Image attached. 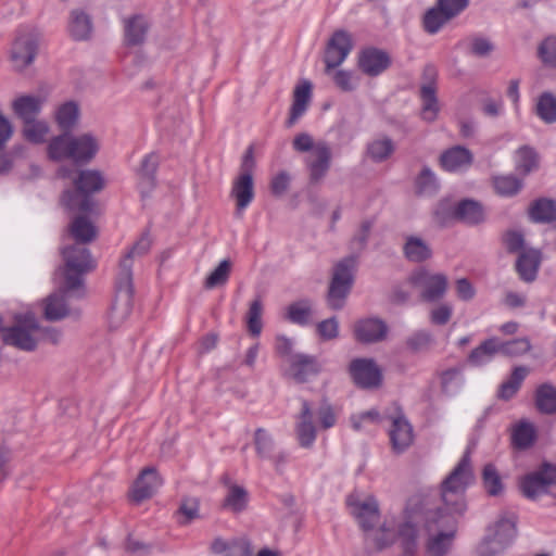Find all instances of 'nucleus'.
<instances>
[{
  "label": "nucleus",
  "instance_id": "42",
  "mask_svg": "<svg viewBox=\"0 0 556 556\" xmlns=\"http://www.w3.org/2000/svg\"><path fill=\"white\" fill-rule=\"evenodd\" d=\"M536 115L546 124L556 122V97L552 92H543L536 101Z\"/></svg>",
  "mask_w": 556,
  "mask_h": 556
},
{
  "label": "nucleus",
  "instance_id": "62",
  "mask_svg": "<svg viewBox=\"0 0 556 556\" xmlns=\"http://www.w3.org/2000/svg\"><path fill=\"white\" fill-rule=\"evenodd\" d=\"M469 51L480 58L488 56L493 51V45L484 37H473L469 40Z\"/></svg>",
  "mask_w": 556,
  "mask_h": 556
},
{
  "label": "nucleus",
  "instance_id": "35",
  "mask_svg": "<svg viewBox=\"0 0 556 556\" xmlns=\"http://www.w3.org/2000/svg\"><path fill=\"white\" fill-rule=\"evenodd\" d=\"M496 354H501L497 339L491 338L471 351L468 362L473 366H481L489 363Z\"/></svg>",
  "mask_w": 556,
  "mask_h": 556
},
{
  "label": "nucleus",
  "instance_id": "1",
  "mask_svg": "<svg viewBox=\"0 0 556 556\" xmlns=\"http://www.w3.org/2000/svg\"><path fill=\"white\" fill-rule=\"evenodd\" d=\"M469 452H466L441 485V504L428 498H410L396 526L384 522L372 540L381 549L399 538L407 553L417 548L424 533L425 556H447L457 533V517L466 510L465 491L472 482Z\"/></svg>",
  "mask_w": 556,
  "mask_h": 556
},
{
  "label": "nucleus",
  "instance_id": "38",
  "mask_svg": "<svg viewBox=\"0 0 556 556\" xmlns=\"http://www.w3.org/2000/svg\"><path fill=\"white\" fill-rule=\"evenodd\" d=\"M48 155L53 161L72 160V135L63 134L51 139Z\"/></svg>",
  "mask_w": 556,
  "mask_h": 556
},
{
  "label": "nucleus",
  "instance_id": "64",
  "mask_svg": "<svg viewBox=\"0 0 556 556\" xmlns=\"http://www.w3.org/2000/svg\"><path fill=\"white\" fill-rule=\"evenodd\" d=\"M508 546L485 538L479 546V556H500Z\"/></svg>",
  "mask_w": 556,
  "mask_h": 556
},
{
  "label": "nucleus",
  "instance_id": "24",
  "mask_svg": "<svg viewBox=\"0 0 556 556\" xmlns=\"http://www.w3.org/2000/svg\"><path fill=\"white\" fill-rule=\"evenodd\" d=\"M516 522L517 517L515 514H503L494 523L493 528L490 529V533L486 538L509 546L517 534Z\"/></svg>",
  "mask_w": 556,
  "mask_h": 556
},
{
  "label": "nucleus",
  "instance_id": "12",
  "mask_svg": "<svg viewBox=\"0 0 556 556\" xmlns=\"http://www.w3.org/2000/svg\"><path fill=\"white\" fill-rule=\"evenodd\" d=\"M38 49V34L34 31L20 34L11 49L13 66L21 71L31 64Z\"/></svg>",
  "mask_w": 556,
  "mask_h": 556
},
{
  "label": "nucleus",
  "instance_id": "18",
  "mask_svg": "<svg viewBox=\"0 0 556 556\" xmlns=\"http://www.w3.org/2000/svg\"><path fill=\"white\" fill-rule=\"evenodd\" d=\"M162 485V479L159 477L155 468H144L137 480L134 482L130 496L136 503L150 498Z\"/></svg>",
  "mask_w": 556,
  "mask_h": 556
},
{
  "label": "nucleus",
  "instance_id": "11",
  "mask_svg": "<svg viewBox=\"0 0 556 556\" xmlns=\"http://www.w3.org/2000/svg\"><path fill=\"white\" fill-rule=\"evenodd\" d=\"M286 366L285 375L298 383L307 382L321 370L317 357L305 353L292 355Z\"/></svg>",
  "mask_w": 556,
  "mask_h": 556
},
{
  "label": "nucleus",
  "instance_id": "23",
  "mask_svg": "<svg viewBox=\"0 0 556 556\" xmlns=\"http://www.w3.org/2000/svg\"><path fill=\"white\" fill-rule=\"evenodd\" d=\"M312 98V84L308 80H302L293 91V103L290 110V116L287 126L292 127L298 119L306 112Z\"/></svg>",
  "mask_w": 556,
  "mask_h": 556
},
{
  "label": "nucleus",
  "instance_id": "7",
  "mask_svg": "<svg viewBox=\"0 0 556 556\" xmlns=\"http://www.w3.org/2000/svg\"><path fill=\"white\" fill-rule=\"evenodd\" d=\"M407 281L420 290V299L425 302L441 300L445 295L448 285L444 274L431 273L425 268L413 271Z\"/></svg>",
  "mask_w": 556,
  "mask_h": 556
},
{
  "label": "nucleus",
  "instance_id": "30",
  "mask_svg": "<svg viewBox=\"0 0 556 556\" xmlns=\"http://www.w3.org/2000/svg\"><path fill=\"white\" fill-rule=\"evenodd\" d=\"M539 265L540 253L538 250L531 249L520 253L516 268L522 280L531 282L536 278Z\"/></svg>",
  "mask_w": 556,
  "mask_h": 556
},
{
  "label": "nucleus",
  "instance_id": "46",
  "mask_svg": "<svg viewBox=\"0 0 556 556\" xmlns=\"http://www.w3.org/2000/svg\"><path fill=\"white\" fill-rule=\"evenodd\" d=\"M452 17L439 5L429 9L424 16V27L428 34H437Z\"/></svg>",
  "mask_w": 556,
  "mask_h": 556
},
{
  "label": "nucleus",
  "instance_id": "54",
  "mask_svg": "<svg viewBox=\"0 0 556 556\" xmlns=\"http://www.w3.org/2000/svg\"><path fill=\"white\" fill-rule=\"evenodd\" d=\"M438 181L430 168L424 167L416 180L418 193L431 195L438 190Z\"/></svg>",
  "mask_w": 556,
  "mask_h": 556
},
{
  "label": "nucleus",
  "instance_id": "3",
  "mask_svg": "<svg viewBox=\"0 0 556 556\" xmlns=\"http://www.w3.org/2000/svg\"><path fill=\"white\" fill-rule=\"evenodd\" d=\"M76 190L64 191L61 202L70 211L90 212L92 200L90 194L100 191L104 186L102 175L97 170H80L78 177L74 179Z\"/></svg>",
  "mask_w": 556,
  "mask_h": 556
},
{
  "label": "nucleus",
  "instance_id": "37",
  "mask_svg": "<svg viewBox=\"0 0 556 556\" xmlns=\"http://www.w3.org/2000/svg\"><path fill=\"white\" fill-rule=\"evenodd\" d=\"M536 408L543 414L556 413V387L551 383H543L535 391Z\"/></svg>",
  "mask_w": 556,
  "mask_h": 556
},
{
  "label": "nucleus",
  "instance_id": "57",
  "mask_svg": "<svg viewBox=\"0 0 556 556\" xmlns=\"http://www.w3.org/2000/svg\"><path fill=\"white\" fill-rule=\"evenodd\" d=\"M262 313H263V304L260 299H255L249 308L248 312V329L251 334L258 336L262 331Z\"/></svg>",
  "mask_w": 556,
  "mask_h": 556
},
{
  "label": "nucleus",
  "instance_id": "5",
  "mask_svg": "<svg viewBox=\"0 0 556 556\" xmlns=\"http://www.w3.org/2000/svg\"><path fill=\"white\" fill-rule=\"evenodd\" d=\"M65 262V289L75 291L83 287V275L96 267V262L90 255L89 249L84 245L73 244L62 249Z\"/></svg>",
  "mask_w": 556,
  "mask_h": 556
},
{
  "label": "nucleus",
  "instance_id": "58",
  "mask_svg": "<svg viewBox=\"0 0 556 556\" xmlns=\"http://www.w3.org/2000/svg\"><path fill=\"white\" fill-rule=\"evenodd\" d=\"M463 382L464 379L462 372L458 369H448L442 374V389L448 395H453L456 392H458V390L463 386Z\"/></svg>",
  "mask_w": 556,
  "mask_h": 556
},
{
  "label": "nucleus",
  "instance_id": "21",
  "mask_svg": "<svg viewBox=\"0 0 556 556\" xmlns=\"http://www.w3.org/2000/svg\"><path fill=\"white\" fill-rule=\"evenodd\" d=\"M99 150V141L91 134L72 136V161L77 164L88 163Z\"/></svg>",
  "mask_w": 556,
  "mask_h": 556
},
{
  "label": "nucleus",
  "instance_id": "53",
  "mask_svg": "<svg viewBox=\"0 0 556 556\" xmlns=\"http://www.w3.org/2000/svg\"><path fill=\"white\" fill-rule=\"evenodd\" d=\"M484 488L489 495L496 496L503 491V483L500 475L492 464L484 466L482 472Z\"/></svg>",
  "mask_w": 556,
  "mask_h": 556
},
{
  "label": "nucleus",
  "instance_id": "50",
  "mask_svg": "<svg viewBox=\"0 0 556 556\" xmlns=\"http://www.w3.org/2000/svg\"><path fill=\"white\" fill-rule=\"evenodd\" d=\"M24 136L25 138L34 143L43 142L48 132L49 126L46 122L39 119H33L24 123Z\"/></svg>",
  "mask_w": 556,
  "mask_h": 556
},
{
  "label": "nucleus",
  "instance_id": "26",
  "mask_svg": "<svg viewBox=\"0 0 556 556\" xmlns=\"http://www.w3.org/2000/svg\"><path fill=\"white\" fill-rule=\"evenodd\" d=\"M45 102V96H22L13 101L12 108L15 114L26 123L37 119Z\"/></svg>",
  "mask_w": 556,
  "mask_h": 556
},
{
  "label": "nucleus",
  "instance_id": "47",
  "mask_svg": "<svg viewBox=\"0 0 556 556\" xmlns=\"http://www.w3.org/2000/svg\"><path fill=\"white\" fill-rule=\"evenodd\" d=\"M254 446L257 456L262 459H268L276 452L271 434L263 428L254 432Z\"/></svg>",
  "mask_w": 556,
  "mask_h": 556
},
{
  "label": "nucleus",
  "instance_id": "8",
  "mask_svg": "<svg viewBox=\"0 0 556 556\" xmlns=\"http://www.w3.org/2000/svg\"><path fill=\"white\" fill-rule=\"evenodd\" d=\"M520 489L525 496L532 500L544 493H551L556 497V466L543 464L538 471L521 479Z\"/></svg>",
  "mask_w": 556,
  "mask_h": 556
},
{
  "label": "nucleus",
  "instance_id": "52",
  "mask_svg": "<svg viewBox=\"0 0 556 556\" xmlns=\"http://www.w3.org/2000/svg\"><path fill=\"white\" fill-rule=\"evenodd\" d=\"M521 187V180L511 175L498 176L494 178L495 191L503 197H513L517 194Z\"/></svg>",
  "mask_w": 556,
  "mask_h": 556
},
{
  "label": "nucleus",
  "instance_id": "2",
  "mask_svg": "<svg viewBox=\"0 0 556 556\" xmlns=\"http://www.w3.org/2000/svg\"><path fill=\"white\" fill-rule=\"evenodd\" d=\"M150 248L151 239L148 233H143L119 261L116 277V296L109 315L110 323L113 327L119 326L131 312L132 264L137 258L146 255Z\"/></svg>",
  "mask_w": 556,
  "mask_h": 556
},
{
  "label": "nucleus",
  "instance_id": "60",
  "mask_svg": "<svg viewBox=\"0 0 556 556\" xmlns=\"http://www.w3.org/2000/svg\"><path fill=\"white\" fill-rule=\"evenodd\" d=\"M291 176L288 172L281 170L276 174L270 181L271 193L276 197L283 195L289 189Z\"/></svg>",
  "mask_w": 556,
  "mask_h": 556
},
{
  "label": "nucleus",
  "instance_id": "36",
  "mask_svg": "<svg viewBox=\"0 0 556 556\" xmlns=\"http://www.w3.org/2000/svg\"><path fill=\"white\" fill-rule=\"evenodd\" d=\"M456 217L466 224H478L484 219L483 208L473 200H463L456 205Z\"/></svg>",
  "mask_w": 556,
  "mask_h": 556
},
{
  "label": "nucleus",
  "instance_id": "48",
  "mask_svg": "<svg viewBox=\"0 0 556 556\" xmlns=\"http://www.w3.org/2000/svg\"><path fill=\"white\" fill-rule=\"evenodd\" d=\"M79 115L78 106L75 102H66L62 104L56 113H55V119L58 125L64 129L68 130L71 129L77 122Z\"/></svg>",
  "mask_w": 556,
  "mask_h": 556
},
{
  "label": "nucleus",
  "instance_id": "19",
  "mask_svg": "<svg viewBox=\"0 0 556 556\" xmlns=\"http://www.w3.org/2000/svg\"><path fill=\"white\" fill-rule=\"evenodd\" d=\"M295 433L302 447H311L316 439V428L313 422V410L307 401L302 402V408L298 417Z\"/></svg>",
  "mask_w": 556,
  "mask_h": 556
},
{
  "label": "nucleus",
  "instance_id": "33",
  "mask_svg": "<svg viewBox=\"0 0 556 556\" xmlns=\"http://www.w3.org/2000/svg\"><path fill=\"white\" fill-rule=\"evenodd\" d=\"M68 232L76 241L75 244H87L97 237L96 227L86 217L78 216L68 226Z\"/></svg>",
  "mask_w": 556,
  "mask_h": 556
},
{
  "label": "nucleus",
  "instance_id": "29",
  "mask_svg": "<svg viewBox=\"0 0 556 556\" xmlns=\"http://www.w3.org/2000/svg\"><path fill=\"white\" fill-rule=\"evenodd\" d=\"M394 151L395 143L388 136H378L371 139L366 147L367 156L375 163H382L389 160Z\"/></svg>",
  "mask_w": 556,
  "mask_h": 556
},
{
  "label": "nucleus",
  "instance_id": "27",
  "mask_svg": "<svg viewBox=\"0 0 556 556\" xmlns=\"http://www.w3.org/2000/svg\"><path fill=\"white\" fill-rule=\"evenodd\" d=\"M403 254L412 263H422L432 257V249L421 237L409 235L405 237Z\"/></svg>",
  "mask_w": 556,
  "mask_h": 556
},
{
  "label": "nucleus",
  "instance_id": "39",
  "mask_svg": "<svg viewBox=\"0 0 556 556\" xmlns=\"http://www.w3.org/2000/svg\"><path fill=\"white\" fill-rule=\"evenodd\" d=\"M529 214L536 223H549L556 219V203L553 200L540 199L530 206Z\"/></svg>",
  "mask_w": 556,
  "mask_h": 556
},
{
  "label": "nucleus",
  "instance_id": "16",
  "mask_svg": "<svg viewBox=\"0 0 556 556\" xmlns=\"http://www.w3.org/2000/svg\"><path fill=\"white\" fill-rule=\"evenodd\" d=\"M391 427L389 430L391 445L394 452L403 453L407 450L414 440L413 428L408 420L399 413L389 417Z\"/></svg>",
  "mask_w": 556,
  "mask_h": 556
},
{
  "label": "nucleus",
  "instance_id": "22",
  "mask_svg": "<svg viewBox=\"0 0 556 556\" xmlns=\"http://www.w3.org/2000/svg\"><path fill=\"white\" fill-rule=\"evenodd\" d=\"M231 195L236 199L238 217L242 216V211L245 210L254 198L253 176L250 174H239L233 180L231 188Z\"/></svg>",
  "mask_w": 556,
  "mask_h": 556
},
{
  "label": "nucleus",
  "instance_id": "34",
  "mask_svg": "<svg viewBox=\"0 0 556 556\" xmlns=\"http://www.w3.org/2000/svg\"><path fill=\"white\" fill-rule=\"evenodd\" d=\"M529 374V368L526 366H517L514 368L510 377L504 381L498 390V397L505 401L515 396L521 387L522 381Z\"/></svg>",
  "mask_w": 556,
  "mask_h": 556
},
{
  "label": "nucleus",
  "instance_id": "9",
  "mask_svg": "<svg viewBox=\"0 0 556 556\" xmlns=\"http://www.w3.org/2000/svg\"><path fill=\"white\" fill-rule=\"evenodd\" d=\"M346 504L358 526L365 531H371L380 518L378 501L372 495L361 496L353 493L348 496Z\"/></svg>",
  "mask_w": 556,
  "mask_h": 556
},
{
  "label": "nucleus",
  "instance_id": "51",
  "mask_svg": "<svg viewBox=\"0 0 556 556\" xmlns=\"http://www.w3.org/2000/svg\"><path fill=\"white\" fill-rule=\"evenodd\" d=\"M230 269V261L223 260L218 266L206 277L204 287L206 289H213L215 287L225 285L229 278Z\"/></svg>",
  "mask_w": 556,
  "mask_h": 556
},
{
  "label": "nucleus",
  "instance_id": "4",
  "mask_svg": "<svg viewBox=\"0 0 556 556\" xmlns=\"http://www.w3.org/2000/svg\"><path fill=\"white\" fill-rule=\"evenodd\" d=\"M2 340L5 344L25 352L36 350L40 342V326L35 315H16L13 325L2 330Z\"/></svg>",
  "mask_w": 556,
  "mask_h": 556
},
{
  "label": "nucleus",
  "instance_id": "55",
  "mask_svg": "<svg viewBox=\"0 0 556 556\" xmlns=\"http://www.w3.org/2000/svg\"><path fill=\"white\" fill-rule=\"evenodd\" d=\"M433 218L438 225L446 226L452 220L457 219L456 206L450 200H441L433 211Z\"/></svg>",
  "mask_w": 556,
  "mask_h": 556
},
{
  "label": "nucleus",
  "instance_id": "32",
  "mask_svg": "<svg viewBox=\"0 0 556 556\" xmlns=\"http://www.w3.org/2000/svg\"><path fill=\"white\" fill-rule=\"evenodd\" d=\"M68 29L74 39H88L92 31V22L90 16L83 10H73L70 16Z\"/></svg>",
  "mask_w": 556,
  "mask_h": 556
},
{
  "label": "nucleus",
  "instance_id": "45",
  "mask_svg": "<svg viewBox=\"0 0 556 556\" xmlns=\"http://www.w3.org/2000/svg\"><path fill=\"white\" fill-rule=\"evenodd\" d=\"M539 166V157L536 152L529 148L522 147L516 152V169L521 175H528Z\"/></svg>",
  "mask_w": 556,
  "mask_h": 556
},
{
  "label": "nucleus",
  "instance_id": "25",
  "mask_svg": "<svg viewBox=\"0 0 556 556\" xmlns=\"http://www.w3.org/2000/svg\"><path fill=\"white\" fill-rule=\"evenodd\" d=\"M358 65L365 74L377 76L389 67L390 59L381 50L368 49L361 54Z\"/></svg>",
  "mask_w": 556,
  "mask_h": 556
},
{
  "label": "nucleus",
  "instance_id": "41",
  "mask_svg": "<svg viewBox=\"0 0 556 556\" xmlns=\"http://www.w3.org/2000/svg\"><path fill=\"white\" fill-rule=\"evenodd\" d=\"M313 315L312 304L308 300L291 303L287 308V318L296 325L306 326Z\"/></svg>",
  "mask_w": 556,
  "mask_h": 556
},
{
  "label": "nucleus",
  "instance_id": "14",
  "mask_svg": "<svg viewBox=\"0 0 556 556\" xmlns=\"http://www.w3.org/2000/svg\"><path fill=\"white\" fill-rule=\"evenodd\" d=\"M331 156V149L327 142H316L314 151L305 160L312 184H319L326 177L330 168Z\"/></svg>",
  "mask_w": 556,
  "mask_h": 556
},
{
  "label": "nucleus",
  "instance_id": "10",
  "mask_svg": "<svg viewBox=\"0 0 556 556\" xmlns=\"http://www.w3.org/2000/svg\"><path fill=\"white\" fill-rule=\"evenodd\" d=\"M349 372L354 383L363 389H374L381 384V370L371 358L353 359L350 363Z\"/></svg>",
  "mask_w": 556,
  "mask_h": 556
},
{
  "label": "nucleus",
  "instance_id": "59",
  "mask_svg": "<svg viewBox=\"0 0 556 556\" xmlns=\"http://www.w3.org/2000/svg\"><path fill=\"white\" fill-rule=\"evenodd\" d=\"M539 54L546 65L556 67V37L546 38L539 47Z\"/></svg>",
  "mask_w": 556,
  "mask_h": 556
},
{
  "label": "nucleus",
  "instance_id": "13",
  "mask_svg": "<svg viewBox=\"0 0 556 556\" xmlns=\"http://www.w3.org/2000/svg\"><path fill=\"white\" fill-rule=\"evenodd\" d=\"M437 71L433 66L424 70V83L420 87L422 101L421 116L427 122H433L439 113V103L435 91Z\"/></svg>",
  "mask_w": 556,
  "mask_h": 556
},
{
  "label": "nucleus",
  "instance_id": "43",
  "mask_svg": "<svg viewBox=\"0 0 556 556\" xmlns=\"http://www.w3.org/2000/svg\"><path fill=\"white\" fill-rule=\"evenodd\" d=\"M535 439L534 427L527 421H521L513 429L511 441L515 447L525 450L532 445Z\"/></svg>",
  "mask_w": 556,
  "mask_h": 556
},
{
  "label": "nucleus",
  "instance_id": "56",
  "mask_svg": "<svg viewBox=\"0 0 556 556\" xmlns=\"http://www.w3.org/2000/svg\"><path fill=\"white\" fill-rule=\"evenodd\" d=\"M406 346L413 352H421L433 343V336L427 330H418L406 339Z\"/></svg>",
  "mask_w": 556,
  "mask_h": 556
},
{
  "label": "nucleus",
  "instance_id": "28",
  "mask_svg": "<svg viewBox=\"0 0 556 556\" xmlns=\"http://www.w3.org/2000/svg\"><path fill=\"white\" fill-rule=\"evenodd\" d=\"M440 162L445 170L457 172L470 166L472 154L468 149L456 146L442 153Z\"/></svg>",
  "mask_w": 556,
  "mask_h": 556
},
{
  "label": "nucleus",
  "instance_id": "15",
  "mask_svg": "<svg viewBox=\"0 0 556 556\" xmlns=\"http://www.w3.org/2000/svg\"><path fill=\"white\" fill-rule=\"evenodd\" d=\"M352 50L351 36L344 30H338L330 38L325 52L326 72L338 67Z\"/></svg>",
  "mask_w": 556,
  "mask_h": 556
},
{
  "label": "nucleus",
  "instance_id": "40",
  "mask_svg": "<svg viewBox=\"0 0 556 556\" xmlns=\"http://www.w3.org/2000/svg\"><path fill=\"white\" fill-rule=\"evenodd\" d=\"M45 317L48 320H59L68 315V308L65 303L63 292L53 293L46 299Z\"/></svg>",
  "mask_w": 556,
  "mask_h": 556
},
{
  "label": "nucleus",
  "instance_id": "20",
  "mask_svg": "<svg viewBox=\"0 0 556 556\" xmlns=\"http://www.w3.org/2000/svg\"><path fill=\"white\" fill-rule=\"evenodd\" d=\"M124 38L127 46H139L146 40L150 22L142 14H135L123 20Z\"/></svg>",
  "mask_w": 556,
  "mask_h": 556
},
{
  "label": "nucleus",
  "instance_id": "63",
  "mask_svg": "<svg viewBox=\"0 0 556 556\" xmlns=\"http://www.w3.org/2000/svg\"><path fill=\"white\" fill-rule=\"evenodd\" d=\"M253 551L247 539H235L230 541V546L225 556H252Z\"/></svg>",
  "mask_w": 556,
  "mask_h": 556
},
{
  "label": "nucleus",
  "instance_id": "6",
  "mask_svg": "<svg viewBox=\"0 0 556 556\" xmlns=\"http://www.w3.org/2000/svg\"><path fill=\"white\" fill-rule=\"evenodd\" d=\"M357 261L349 256L336 264L327 294V304L332 309H341L351 291Z\"/></svg>",
  "mask_w": 556,
  "mask_h": 556
},
{
  "label": "nucleus",
  "instance_id": "31",
  "mask_svg": "<svg viewBox=\"0 0 556 556\" xmlns=\"http://www.w3.org/2000/svg\"><path fill=\"white\" fill-rule=\"evenodd\" d=\"M159 165V157L154 153H150L141 161L138 170L139 188L143 195L149 193L155 186L154 174Z\"/></svg>",
  "mask_w": 556,
  "mask_h": 556
},
{
  "label": "nucleus",
  "instance_id": "49",
  "mask_svg": "<svg viewBox=\"0 0 556 556\" xmlns=\"http://www.w3.org/2000/svg\"><path fill=\"white\" fill-rule=\"evenodd\" d=\"M497 345L501 354L509 357L521 356L531 350V343L528 338H518L510 341L497 339Z\"/></svg>",
  "mask_w": 556,
  "mask_h": 556
},
{
  "label": "nucleus",
  "instance_id": "17",
  "mask_svg": "<svg viewBox=\"0 0 556 556\" xmlns=\"http://www.w3.org/2000/svg\"><path fill=\"white\" fill-rule=\"evenodd\" d=\"M388 332V326L379 318H364L357 320L353 327L356 341L365 344L382 341Z\"/></svg>",
  "mask_w": 556,
  "mask_h": 556
},
{
  "label": "nucleus",
  "instance_id": "44",
  "mask_svg": "<svg viewBox=\"0 0 556 556\" xmlns=\"http://www.w3.org/2000/svg\"><path fill=\"white\" fill-rule=\"evenodd\" d=\"M248 504V492L247 490L238 484H230L228 488L227 495L224 500V506L231 511H242Z\"/></svg>",
  "mask_w": 556,
  "mask_h": 556
},
{
  "label": "nucleus",
  "instance_id": "61",
  "mask_svg": "<svg viewBox=\"0 0 556 556\" xmlns=\"http://www.w3.org/2000/svg\"><path fill=\"white\" fill-rule=\"evenodd\" d=\"M453 314V308L450 304L443 303L430 311V321L433 325L443 326L446 325Z\"/></svg>",
  "mask_w": 556,
  "mask_h": 556
}]
</instances>
